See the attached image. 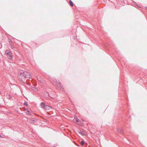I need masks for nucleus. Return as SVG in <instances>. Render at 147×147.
Masks as SVG:
<instances>
[{"instance_id": "1", "label": "nucleus", "mask_w": 147, "mask_h": 147, "mask_svg": "<svg viewBox=\"0 0 147 147\" xmlns=\"http://www.w3.org/2000/svg\"><path fill=\"white\" fill-rule=\"evenodd\" d=\"M31 78L32 76L30 74L25 71L22 70L18 75V78L24 83H25L26 79Z\"/></svg>"}, {"instance_id": "2", "label": "nucleus", "mask_w": 147, "mask_h": 147, "mask_svg": "<svg viewBox=\"0 0 147 147\" xmlns=\"http://www.w3.org/2000/svg\"><path fill=\"white\" fill-rule=\"evenodd\" d=\"M56 82L57 83V85L59 86V87L62 90H63V88L59 80H56Z\"/></svg>"}, {"instance_id": "3", "label": "nucleus", "mask_w": 147, "mask_h": 147, "mask_svg": "<svg viewBox=\"0 0 147 147\" xmlns=\"http://www.w3.org/2000/svg\"><path fill=\"white\" fill-rule=\"evenodd\" d=\"M7 56V57L9 59L11 60L12 59V53L11 52H10Z\"/></svg>"}, {"instance_id": "4", "label": "nucleus", "mask_w": 147, "mask_h": 147, "mask_svg": "<svg viewBox=\"0 0 147 147\" xmlns=\"http://www.w3.org/2000/svg\"><path fill=\"white\" fill-rule=\"evenodd\" d=\"M46 105L45 103L44 102H42L40 104V106L41 108L45 109L46 107Z\"/></svg>"}, {"instance_id": "5", "label": "nucleus", "mask_w": 147, "mask_h": 147, "mask_svg": "<svg viewBox=\"0 0 147 147\" xmlns=\"http://www.w3.org/2000/svg\"><path fill=\"white\" fill-rule=\"evenodd\" d=\"M44 96L45 98H48L49 96H50L49 93L47 92H46L44 94Z\"/></svg>"}, {"instance_id": "6", "label": "nucleus", "mask_w": 147, "mask_h": 147, "mask_svg": "<svg viewBox=\"0 0 147 147\" xmlns=\"http://www.w3.org/2000/svg\"><path fill=\"white\" fill-rule=\"evenodd\" d=\"M52 107L51 106L48 105H46V107L45 108V109L46 110H50L51 109H52Z\"/></svg>"}, {"instance_id": "7", "label": "nucleus", "mask_w": 147, "mask_h": 147, "mask_svg": "<svg viewBox=\"0 0 147 147\" xmlns=\"http://www.w3.org/2000/svg\"><path fill=\"white\" fill-rule=\"evenodd\" d=\"M77 131L82 136L84 135V133L83 132H82L80 129H78V130Z\"/></svg>"}, {"instance_id": "8", "label": "nucleus", "mask_w": 147, "mask_h": 147, "mask_svg": "<svg viewBox=\"0 0 147 147\" xmlns=\"http://www.w3.org/2000/svg\"><path fill=\"white\" fill-rule=\"evenodd\" d=\"M11 51L9 50H6L5 51V54L7 56Z\"/></svg>"}, {"instance_id": "9", "label": "nucleus", "mask_w": 147, "mask_h": 147, "mask_svg": "<svg viewBox=\"0 0 147 147\" xmlns=\"http://www.w3.org/2000/svg\"><path fill=\"white\" fill-rule=\"evenodd\" d=\"M30 122L31 123H35L36 122V120L35 119H33L30 120Z\"/></svg>"}, {"instance_id": "10", "label": "nucleus", "mask_w": 147, "mask_h": 147, "mask_svg": "<svg viewBox=\"0 0 147 147\" xmlns=\"http://www.w3.org/2000/svg\"><path fill=\"white\" fill-rule=\"evenodd\" d=\"M37 78L39 81L41 82H42L43 80L40 78L39 77H38Z\"/></svg>"}, {"instance_id": "11", "label": "nucleus", "mask_w": 147, "mask_h": 147, "mask_svg": "<svg viewBox=\"0 0 147 147\" xmlns=\"http://www.w3.org/2000/svg\"><path fill=\"white\" fill-rule=\"evenodd\" d=\"M69 3L70 5L71 6H73L74 5L73 2L71 1V0H70L69 1Z\"/></svg>"}, {"instance_id": "12", "label": "nucleus", "mask_w": 147, "mask_h": 147, "mask_svg": "<svg viewBox=\"0 0 147 147\" xmlns=\"http://www.w3.org/2000/svg\"><path fill=\"white\" fill-rule=\"evenodd\" d=\"M85 143V142L84 140H82L80 142V144L81 145L83 146Z\"/></svg>"}, {"instance_id": "13", "label": "nucleus", "mask_w": 147, "mask_h": 147, "mask_svg": "<svg viewBox=\"0 0 147 147\" xmlns=\"http://www.w3.org/2000/svg\"><path fill=\"white\" fill-rule=\"evenodd\" d=\"M26 113L28 115H30L31 113L30 111L28 110H27L26 111Z\"/></svg>"}, {"instance_id": "14", "label": "nucleus", "mask_w": 147, "mask_h": 147, "mask_svg": "<svg viewBox=\"0 0 147 147\" xmlns=\"http://www.w3.org/2000/svg\"><path fill=\"white\" fill-rule=\"evenodd\" d=\"M9 98V99H12V96L10 94L8 95Z\"/></svg>"}, {"instance_id": "15", "label": "nucleus", "mask_w": 147, "mask_h": 147, "mask_svg": "<svg viewBox=\"0 0 147 147\" xmlns=\"http://www.w3.org/2000/svg\"><path fill=\"white\" fill-rule=\"evenodd\" d=\"M24 105L26 106H27L28 105V103L26 102H24Z\"/></svg>"}, {"instance_id": "16", "label": "nucleus", "mask_w": 147, "mask_h": 147, "mask_svg": "<svg viewBox=\"0 0 147 147\" xmlns=\"http://www.w3.org/2000/svg\"><path fill=\"white\" fill-rule=\"evenodd\" d=\"M117 131L118 132H121V130H119V129H117Z\"/></svg>"}, {"instance_id": "17", "label": "nucleus", "mask_w": 147, "mask_h": 147, "mask_svg": "<svg viewBox=\"0 0 147 147\" xmlns=\"http://www.w3.org/2000/svg\"><path fill=\"white\" fill-rule=\"evenodd\" d=\"M76 121L77 122H78L79 121V119L78 118H77L76 119Z\"/></svg>"}, {"instance_id": "18", "label": "nucleus", "mask_w": 147, "mask_h": 147, "mask_svg": "<svg viewBox=\"0 0 147 147\" xmlns=\"http://www.w3.org/2000/svg\"><path fill=\"white\" fill-rule=\"evenodd\" d=\"M134 3L135 4V5H136V6H138V5H137V4L134 1Z\"/></svg>"}, {"instance_id": "19", "label": "nucleus", "mask_w": 147, "mask_h": 147, "mask_svg": "<svg viewBox=\"0 0 147 147\" xmlns=\"http://www.w3.org/2000/svg\"><path fill=\"white\" fill-rule=\"evenodd\" d=\"M76 144L77 146H79L78 144Z\"/></svg>"}, {"instance_id": "20", "label": "nucleus", "mask_w": 147, "mask_h": 147, "mask_svg": "<svg viewBox=\"0 0 147 147\" xmlns=\"http://www.w3.org/2000/svg\"><path fill=\"white\" fill-rule=\"evenodd\" d=\"M0 137H1L2 138H3V137H2L1 136V135H0Z\"/></svg>"}, {"instance_id": "21", "label": "nucleus", "mask_w": 147, "mask_h": 147, "mask_svg": "<svg viewBox=\"0 0 147 147\" xmlns=\"http://www.w3.org/2000/svg\"><path fill=\"white\" fill-rule=\"evenodd\" d=\"M1 94V92L0 91V95Z\"/></svg>"}, {"instance_id": "22", "label": "nucleus", "mask_w": 147, "mask_h": 147, "mask_svg": "<svg viewBox=\"0 0 147 147\" xmlns=\"http://www.w3.org/2000/svg\"><path fill=\"white\" fill-rule=\"evenodd\" d=\"M53 147H56V146H53Z\"/></svg>"}]
</instances>
